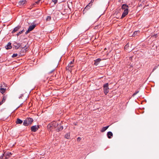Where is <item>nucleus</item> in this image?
<instances>
[{
	"label": "nucleus",
	"instance_id": "39",
	"mask_svg": "<svg viewBox=\"0 0 159 159\" xmlns=\"http://www.w3.org/2000/svg\"><path fill=\"white\" fill-rule=\"evenodd\" d=\"M20 45H21L22 47H24L25 46L24 45H22V43H21V44H20Z\"/></svg>",
	"mask_w": 159,
	"mask_h": 159
},
{
	"label": "nucleus",
	"instance_id": "1",
	"mask_svg": "<svg viewBox=\"0 0 159 159\" xmlns=\"http://www.w3.org/2000/svg\"><path fill=\"white\" fill-rule=\"evenodd\" d=\"M58 126V123L56 121H53L47 126L48 129L50 131L56 128Z\"/></svg>",
	"mask_w": 159,
	"mask_h": 159
},
{
	"label": "nucleus",
	"instance_id": "31",
	"mask_svg": "<svg viewBox=\"0 0 159 159\" xmlns=\"http://www.w3.org/2000/svg\"><path fill=\"white\" fill-rule=\"evenodd\" d=\"M6 98L5 97V96L3 97V99H2V101L3 102H4L5 101Z\"/></svg>",
	"mask_w": 159,
	"mask_h": 159
},
{
	"label": "nucleus",
	"instance_id": "35",
	"mask_svg": "<svg viewBox=\"0 0 159 159\" xmlns=\"http://www.w3.org/2000/svg\"><path fill=\"white\" fill-rule=\"evenodd\" d=\"M39 1H38L35 2V3H36L37 4H39Z\"/></svg>",
	"mask_w": 159,
	"mask_h": 159
},
{
	"label": "nucleus",
	"instance_id": "41",
	"mask_svg": "<svg viewBox=\"0 0 159 159\" xmlns=\"http://www.w3.org/2000/svg\"><path fill=\"white\" fill-rule=\"evenodd\" d=\"M2 84H3L5 85V84L3 82V83H2Z\"/></svg>",
	"mask_w": 159,
	"mask_h": 159
},
{
	"label": "nucleus",
	"instance_id": "5",
	"mask_svg": "<svg viewBox=\"0 0 159 159\" xmlns=\"http://www.w3.org/2000/svg\"><path fill=\"white\" fill-rule=\"evenodd\" d=\"M39 128V125H34L31 127V130L33 132H35Z\"/></svg>",
	"mask_w": 159,
	"mask_h": 159
},
{
	"label": "nucleus",
	"instance_id": "11",
	"mask_svg": "<svg viewBox=\"0 0 159 159\" xmlns=\"http://www.w3.org/2000/svg\"><path fill=\"white\" fill-rule=\"evenodd\" d=\"M21 28V26L20 25H18L12 31L11 33H14L18 31Z\"/></svg>",
	"mask_w": 159,
	"mask_h": 159
},
{
	"label": "nucleus",
	"instance_id": "16",
	"mask_svg": "<svg viewBox=\"0 0 159 159\" xmlns=\"http://www.w3.org/2000/svg\"><path fill=\"white\" fill-rule=\"evenodd\" d=\"M128 6L126 4H123L121 6V9L124 10L126 9H128Z\"/></svg>",
	"mask_w": 159,
	"mask_h": 159
},
{
	"label": "nucleus",
	"instance_id": "20",
	"mask_svg": "<svg viewBox=\"0 0 159 159\" xmlns=\"http://www.w3.org/2000/svg\"><path fill=\"white\" fill-rule=\"evenodd\" d=\"M109 126H107L106 127H103L102 129L101 130V132H103L106 131L109 127Z\"/></svg>",
	"mask_w": 159,
	"mask_h": 159
},
{
	"label": "nucleus",
	"instance_id": "14",
	"mask_svg": "<svg viewBox=\"0 0 159 159\" xmlns=\"http://www.w3.org/2000/svg\"><path fill=\"white\" fill-rule=\"evenodd\" d=\"M107 135L109 139H111V137L113 136V135L111 132L109 131L107 133Z\"/></svg>",
	"mask_w": 159,
	"mask_h": 159
},
{
	"label": "nucleus",
	"instance_id": "23",
	"mask_svg": "<svg viewBox=\"0 0 159 159\" xmlns=\"http://www.w3.org/2000/svg\"><path fill=\"white\" fill-rule=\"evenodd\" d=\"M65 138L67 139H69L70 138V134L69 133L66 134L65 135Z\"/></svg>",
	"mask_w": 159,
	"mask_h": 159
},
{
	"label": "nucleus",
	"instance_id": "29",
	"mask_svg": "<svg viewBox=\"0 0 159 159\" xmlns=\"http://www.w3.org/2000/svg\"><path fill=\"white\" fill-rule=\"evenodd\" d=\"M139 92V91H136L133 95V96H135L137 93H138Z\"/></svg>",
	"mask_w": 159,
	"mask_h": 159
},
{
	"label": "nucleus",
	"instance_id": "10",
	"mask_svg": "<svg viewBox=\"0 0 159 159\" xmlns=\"http://www.w3.org/2000/svg\"><path fill=\"white\" fill-rule=\"evenodd\" d=\"M56 128V130L59 132L62 130L63 129V126L58 124V126Z\"/></svg>",
	"mask_w": 159,
	"mask_h": 159
},
{
	"label": "nucleus",
	"instance_id": "4",
	"mask_svg": "<svg viewBox=\"0 0 159 159\" xmlns=\"http://www.w3.org/2000/svg\"><path fill=\"white\" fill-rule=\"evenodd\" d=\"M74 61H73L70 62L68 65V66L66 67L67 70L69 71H71L72 70V68L74 66L73 63Z\"/></svg>",
	"mask_w": 159,
	"mask_h": 159
},
{
	"label": "nucleus",
	"instance_id": "40",
	"mask_svg": "<svg viewBox=\"0 0 159 159\" xmlns=\"http://www.w3.org/2000/svg\"><path fill=\"white\" fill-rule=\"evenodd\" d=\"M93 0H91V2H93Z\"/></svg>",
	"mask_w": 159,
	"mask_h": 159
},
{
	"label": "nucleus",
	"instance_id": "12",
	"mask_svg": "<svg viewBox=\"0 0 159 159\" xmlns=\"http://www.w3.org/2000/svg\"><path fill=\"white\" fill-rule=\"evenodd\" d=\"M2 85V84H1V86H0V92L1 93L3 94L4 93H5V91L6 90V88H2V87L3 86Z\"/></svg>",
	"mask_w": 159,
	"mask_h": 159
},
{
	"label": "nucleus",
	"instance_id": "18",
	"mask_svg": "<svg viewBox=\"0 0 159 159\" xmlns=\"http://www.w3.org/2000/svg\"><path fill=\"white\" fill-rule=\"evenodd\" d=\"M92 5V4L90 3H89L87 6H86V7L84 9V10H83V11H84L85 10H88L90 8V6Z\"/></svg>",
	"mask_w": 159,
	"mask_h": 159
},
{
	"label": "nucleus",
	"instance_id": "15",
	"mask_svg": "<svg viewBox=\"0 0 159 159\" xmlns=\"http://www.w3.org/2000/svg\"><path fill=\"white\" fill-rule=\"evenodd\" d=\"M26 2V1L25 0H22L19 1L18 2V4L19 5L22 6L25 4Z\"/></svg>",
	"mask_w": 159,
	"mask_h": 159
},
{
	"label": "nucleus",
	"instance_id": "37",
	"mask_svg": "<svg viewBox=\"0 0 159 159\" xmlns=\"http://www.w3.org/2000/svg\"><path fill=\"white\" fill-rule=\"evenodd\" d=\"M55 70V69L53 70H52L51 71H50L49 73H52V72H53Z\"/></svg>",
	"mask_w": 159,
	"mask_h": 159
},
{
	"label": "nucleus",
	"instance_id": "34",
	"mask_svg": "<svg viewBox=\"0 0 159 159\" xmlns=\"http://www.w3.org/2000/svg\"><path fill=\"white\" fill-rule=\"evenodd\" d=\"M23 94H21L20 96L19 97V99L22 98V97L23 96Z\"/></svg>",
	"mask_w": 159,
	"mask_h": 159
},
{
	"label": "nucleus",
	"instance_id": "2",
	"mask_svg": "<svg viewBox=\"0 0 159 159\" xmlns=\"http://www.w3.org/2000/svg\"><path fill=\"white\" fill-rule=\"evenodd\" d=\"M33 120L31 118H26L24 121L23 125L25 126H28L29 125H31L33 122Z\"/></svg>",
	"mask_w": 159,
	"mask_h": 159
},
{
	"label": "nucleus",
	"instance_id": "36",
	"mask_svg": "<svg viewBox=\"0 0 159 159\" xmlns=\"http://www.w3.org/2000/svg\"><path fill=\"white\" fill-rule=\"evenodd\" d=\"M3 102H4L2 101L0 102V105H1L3 103Z\"/></svg>",
	"mask_w": 159,
	"mask_h": 159
},
{
	"label": "nucleus",
	"instance_id": "17",
	"mask_svg": "<svg viewBox=\"0 0 159 159\" xmlns=\"http://www.w3.org/2000/svg\"><path fill=\"white\" fill-rule=\"evenodd\" d=\"M5 47L7 49H11V43H8L7 45L5 46Z\"/></svg>",
	"mask_w": 159,
	"mask_h": 159
},
{
	"label": "nucleus",
	"instance_id": "7",
	"mask_svg": "<svg viewBox=\"0 0 159 159\" xmlns=\"http://www.w3.org/2000/svg\"><path fill=\"white\" fill-rule=\"evenodd\" d=\"M13 45L15 47V48L16 49H18L20 47L23 48L26 47V45L24 47H22L21 45H20V43H14Z\"/></svg>",
	"mask_w": 159,
	"mask_h": 159
},
{
	"label": "nucleus",
	"instance_id": "43",
	"mask_svg": "<svg viewBox=\"0 0 159 159\" xmlns=\"http://www.w3.org/2000/svg\"><path fill=\"white\" fill-rule=\"evenodd\" d=\"M22 103L20 105V106H22Z\"/></svg>",
	"mask_w": 159,
	"mask_h": 159
},
{
	"label": "nucleus",
	"instance_id": "21",
	"mask_svg": "<svg viewBox=\"0 0 159 159\" xmlns=\"http://www.w3.org/2000/svg\"><path fill=\"white\" fill-rule=\"evenodd\" d=\"M24 47L23 48H22V49H21V52L20 53V55H24V54L26 52H25V51H24Z\"/></svg>",
	"mask_w": 159,
	"mask_h": 159
},
{
	"label": "nucleus",
	"instance_id": "13",
	"mask_svg": "<svg viewBox=\"0 0 159 159\" xmlns=\"http://www.w3.org/2000/svg\"><path fill=\"white\" fill-rule=\"evenodd\" d=\"M101 61V59L100 58H98L94 61V65L96 66H97L99 63L100 61Z\"/></svg>",
	"mask_w": 159,
	"mask_h": 159
},
{
	"label": "nucleus",
	"instance_id": "26",
	"mask_svg": "<svg viewBox=\"0 0 159 159\" xmlns=\"http://www.w3.org/2000/svg\"><path fill=\"white\" fill-rule=\"evenodd\" d=\"M51 19V17L50 16H48L46 18L47 21H49Z\"/></svg>",
	"mask_w": 159,
	"mask_h": 159
},
{
	"label": "nucleus",
	"instance_id": "33",
	"mask_svg": "<svg viewBox=\"0 0 159 159\" xmlns=\"http://www.w3.org/2000/svg\"><path fill=\"white\" fill-rule=\"evenodd\" d=\"M129 46L128 43L125 46V48H127Z\"/></svg>",
	"mask_w": 159,
	"mask_h": 159
},
{
	"label": "nucleus",
	"instance_id": "38",
	"mask_svg": "<svg viewBox=\"0 0 159 159\" xmlns=\"http://www.w3.org/2000/svg\"><path fill=\"white\" fill-rule=\"evenodd\" d=\"M156 69V68L155 67L153 69L152 71H153L155 69Z\"/></svg>",
	"mask_w": 159,
	"mask_h": 159
},
{
	"label": "nucleus",
	"instance_id": "24",
	"mask_svg": "<svg viewBox=\"0 0 159 159\" xmlns=\"http://www.w3.org/2000/svg\"><path fill=\"white\" fill-rule=\"evenodd\" d=\"M140 31H135L133 33V35L134 36L136 35L137 34H139Z\"/></svg>",
	"mask_w": 159,
	"mask_h": 159
},
{
	"label": "nucleus",
	"instance_id": "22",
	"mask_svg": "<svg viewBox=\"0 0 159 159\" xmlns=\"http://www.w3.org/2000/svg\"><path fill=\"white\" fill-rule=\"evenodd\" d=\"M0 159H8L7 158H6V157L4 156V153H3L0 157Z\"/></svg>",
	"mask_w": 159,
	"mask_h": 159
},
{
	"label": "nucleus",
	"instance_id": "25",
	"mask_svg": "<svg viewBox=\"0 0 159 159\" xmlns=\"http://www.w3.org/2000/svg\"><path fill=\"white\" fill-rule=\"evenodd\" d=\"M25 31V30L24 29H23L21 31H20L19 33H18L17 34V36H19L20 34H21L22 33L24 32Z\"/></svg>",
	"mask_w": 159,
	"mask_h": 159
},
{
	"label": "nucleus",
	"instance_id": "9",
	"mask_svg": "<svg viewBox=\"0 0 159 159\" xmlns=\"http://www.w3.org/2000/svg\"><path fill=\"white\" fill-rule=\"evenodd\" d=\"M129 12L128 9H126L124 10L121 17V18H123L126 15H127Z\"/></svg>",
	"mask_w": 159,
	"mask_h": 159
},
{
	"label": "nucleus",
	"instance_id": "28",
	"mask_svg": "<svg viewBox=\"0 0 159 159\" xmlns=\"http://www.w3.org/2000/svg\"><path fill=\"white\" fill-rule=\"evenodd\" d=\"M52 2L54 3V4H56L57 2V0H52Z\"/></svg>",
	"mask_w": 159,
	"mask_h": 159
},
{
	"label": "nucleus",
	"instance_id": "32",
	"mask_svg": "<svg viewBox=\"0 0 159 159\" xmlns=\"http://www.w3.org/2000/svg\"><path fill=\"white\" fill-rule=\"evenodd\" d=\"M80 140H81V138H80V137H78V138L77 139V141H78V142L80 141Z\"/></svg>",
	"mask_w": 159,
	"mask_h": 159
},
{
	"label": "nucleus",
	"instance_id": "42",
	"mask_svg": "<svg viewBox=\"0 0 159 159\" xmlns=\"http://www.w3.org/2000/svg\"><path fill=\"white\" fill-rule=\"evenodd\" d=\"M142 6V5L141 4H140L139 6V7H140V6Z\"/></svg>",
	"mask_w": 159,
	"mask_h": 159
},
{
	"label": "nucleus",
	"instance_id": "27",
	"mask_svg": "<svg viewBox=\"0 0 159 159\" xmlns=\"http://www.w3.org/2000/svg\"><path fill=\"white\" fill-rule=\"evenodd\" d=\"M17 56H18V54L17 53H14L12 55V57H17Z\"/></svg>",
	"mask_w": 159,
	"mask_h": 159
},
{
	"label": "nucleus",
	"instance_id": "6",
	"mask_svg": "<svg viewBox=\"0 0 159 159\" xmlns=\"http://www.w3.org/2000/svg\"><path fill=\"white\" fill-rule=\"evenodd\" d=\"M35 25H30L29 27L27 30L25 32V34H28L30 31L32 30L35 28Z\"/></svg>",
	"mask_w": 159,
	"mask_h": 159
},
{
	"label": "nucleus",
	"instance_id": "19",
	"mask_svg": "<svg viewBox=\"0 0 159 159\" xmlns=\"http://www.w3.org/2000/svg\"><path fill=\"white\" fill-rule=\"evenodd\" d=\"M16 124H21L23 123V121L19 118H17L16 121Z\"/></svg>",
	"mask_w": 159,
	"mask_h": 159
},
{
	"label": "nucleus",
	"instance_id": "8",
	"mask_svg": "<svg viewBox=\"0 0 159 159\" xmlns=\"http://www.w3.org/2000/svg\"><path fill=\"white\" fill-rule=\"evenodd\" d=\"M11 155V153L8 151H6L4 153V155L6 157V158H7L8 159Z\"/></svg>",
	"mask_w": 159,
	"mask_h": 159
},
{
	"label": "nucleus",
	"instance_id": "3",
	"mask_svg": "<svg viewBox=\"0 0 159 159\" xmlns=\"http://www.w3.org/2000/svg\"><path fill=\"white\" fill-rule=\"evenodd\" d=\"M108 83H107L104 84L103 87V90H104V93L106 95L109 92V87H108Z\"/></svg>",
	"mask_w": 159,
	"mask_h": 159
},
{
	"label": "nucleus",
	"instance_id": "30",
	"mask_svg": "<svg viewBox=\"0 0 159 159\" xmlns=\"http://www.w3.org/2000/svg\"><path fill=\"white\" fill-rule=\"evenodd\" d=\"M28 48V47H26H26L24 48V51H25V52H26V51L27 50Z\"/></svg>",
	"mask_w": 159,
	"mask_h": 159
}]
</instances>
